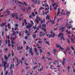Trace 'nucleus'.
<instances>
[{
    "label": "nucleus",
    "instance_id": "nucleus-16",
    "mask_svg": "<svg viewBox=\"0 0 75 75\" xmlns=\"http://www.w3.org/2000/svg\"><path fill=\"white\" fill-rule=\"evenodd\" d=\"M59 29V30H61L62 32H63V31H64V30H65V27H61Z\"/></svg>",
    "mask_w": 75,
    "mask_h": 75
},
{
    "label": "nucleus",
    "instance_id": "nucleus-38",
    "mask_svg": "<svg viewBox=\"0 0 75 75\" xmlns=\"http://www.w3.org/2000/svg\"><path fill=\"white\" fill-rule=\"evenodd\" d=\"M32 15L33 17H34V16H35V14H34V13L33 12L32 13Z\"/></svg>",
    "mask_w": 75,
    "mask_h": 75
},
{
    "label": "nucleus",
    "instance_id": "nucleus-37",
    "mask_svg": "<svg viewBox=\"0 0 75 75\" xmlns=\"http://www.w3.org/2000/svg\"><path fill=\"white\" fill-rule=\"evenodd\" d=\"M39 51H40V55H41V53H42V50H41V49H39Z\"/></svg>",
    "mask_w": 75,
    "mask_h": 75
},
{
    "label": "nucleus",
    "instance_id": "nucleus-55",
    "mask_svg": "<svg viewBox=\"0 0 75 75\" xmlns=\"http://www.w3.org/2000/svg\"><path fill=\"white\" fill-rule=\"evenodd\" d=\"M41 3V1H39L38 2V4H40Z\"/></svg>",
    "mask_w": 75,
    "mask_h": 75
},
{
    "label": "nucleus",
    "instance_id": "nucleus-9",
    "mask_svg": "<svg viewBox=\"0 0 75 75\" xmlns=\"http://www.w3.org/2000/svg\"><path fill=\"white\" fill-rule=\"evenodd\" d=\"M63 36H64V35L63 34V33H60L59 34L58 37H62L60 39V40H63L64 41L65 40V39H64V38Z\"/></svg>",
    "mask_w": 75,
    "mask_h": 75
},
{
    "label": "nucleus",
    "instance_id": "nucleus-40",
    "mask_svg": "<svg viewBox=\"0 0 75 75\" xmlns=\"http://www.w3.org/2000/svg\"><path fill=\"white\" fill-rule=\"evenodd\" d=\"M47 59L48 60H52V59L51 58H50L48 57H47Z\"/></svg>",
    "mask_w": 75,
    "mask_h": 75
},
{
    "label": "nucleus",
    "instance_id": "nucleus-12",
    "mask_svg": "<svg viewBox=\"0 0 75 75\" xmlns=\"http://www.w3.org/2000/svg\"><path fill=\"white\" fill-rule=\"evenodd\" d=\"M15 59H16L17 60V62H16L15 63L16 66H17V65H18V63H19V60L18 59V58H17V57H15Z\"/></svg>",
    "mask_w": 75,
    "mask_h": 75
},
{
    "label": "nucleus",
    "instance_id": "nucleus-26",
    "mask_svg": "<svg viewBox=\"0 0 75 75\" xmlns=\"http://www.w3.org/2000/svg\"><path fill=\"white\" fill-rule=\"evenodd\" d=\"M70 13L69 11L66 12L67 16H68L69 15V13Z\"/></svg>",
    "mask_w": 75,
    "mask_h": 75
},
{
    "label": "nucleus",
    "instance_id": "nucleus-48",
    "mask_svg": "<svg viewBox=\"0 0 75 75\" xmlns=\"http://www.w3.org/2000/svg\"><path fill=\"white\" fill-rule=\"evenodd\" d=\"M25 33L26 34H28V31L27 30H26Z\"/></svg>",
    "mask_w": 75,
    "mask_h": 75
},
{
    "label": "nucleus",
    "instance_id": "nucleus-5",
    "mask_svg": "<svg viewBox=\"0 0 75 75\" xmlns=\"http://www.w3.org/2000/svg\"><path fill=\"white\" fill-rule=\"evenodd\" d=\"M2 64H4V71H5L6 70V67L8 68V65L7 64V62L6 61L3 62H2Z\"/></svg>",
    "mask_w": 75,
    "mask_h": 75
},
{
    "label": "nucleus",
    "instance_id": "nucleus-3",
    "mask_svg": "<svg viewBox=\"0 0 75 75\" xmlns=\"http://www.w3.org/2000/svg\"><path fill=\"white\" fill-rule=\"evenodd\" d=\"M30 23H31V24L29 23H28V25H27L26 26L27 28H31L32 27L33 25L34 24V23H33V21H30Z\"/></svg>",
    "mask_w": 75,
    "mask_h": 75
},
{
    "label": "nucleus",
    "instance_id": "nucleus-42",
    "mask_svg": "<svg viewBox=\"0 0 75 75\" xmlns=\"http://www.w3.org/2000/svg\"><path fill=\"white\" fill-rule=\"evenodd\" d=\"M16 38H17V36H15V37L13 38V40H16Z\"/></svg>",
    "mask_w": 75,
    "mask_h": 75
},
{
    "label": "nucleus",
    "instance_id": "nucleus-60",
    "mask_svg": "<svg viewBox=\"0 0 75 75\" xmlns=\"http://www.w3.org/2000/svg\"><path fill=\"white\" fill-rule=\"evenodd\" d=\"M25 39H26V40H27V39H28V37H27V36H26L25 37Z\"/></svg>",
    "mask_w": 75,
    "mask_h": 75
},
{
    "label": "nucleus",
    "instance_id": "nucleus-52",
    "mask_svg": "<svg viewBox=\"0 0 75 75\" xmlns=\"http://www.w3.org/2000/svg\"><path fill=\"white\" fill-rule=\"evenodd\" d=\"M47 54H48V56H50V52H48L47 53Z\"/></svg>",
    "mask_w": 75,
    "mask_h": 75
},
{
    "label": "nucleus",
    "instance_id": "nucleus-50",
    "mask_svg": "<svg viewBox=\"0 0 75 75\" xmlns=\"http://www.w3.org/2000/svg\"><path fill=\"white\" fill-rule=\"evenodd\" d=\"M6 38H8V39H10L9 35L7 36Z\"/></svg>",
    "mask_w": 75,
    "mask_h": 75
},
{
    "label": "nucleus",
    "instance_id": "nucleus-27",
    "mask_svg": "<svg viewBox=\"0 0 75 75\" xmlns=\"http://www.w3.org/2000/svg\"><path fill=\"white\" fill-rule=\"evenodd\" d=\"M53 64H59L58 61L57 60V61H54V62H53Z\"/></svg>",
    "mask_w": 75,
    "mask_h": 75
},
{
    "label": "nucleus",
    "instance_id": "nucleus-7",
    "mask_svg": "<svg viewBox=\"0 0 75 75\" xmlns=\"http://www.w3.org/2000/svg\"><path fill=\"white\" fill-rule=\"evenodd\" d=\"M14 65L13 64H12L11 65L9 69H10L11 71H10V73L11 75H13V70H11L12 68H14Z\"/></svg>",
    "mask_w": 75,
    "mask_h": 75
},
{
    "label": "nucleus",
    "instance_id": "nucleus-22",
    "mask_svg": "<svg viewBox=\"0 0 75 75\" xmlns=\"http://www.w3.org/2000/svg\"><path fill=\"white\" fill-rule=\"evenodd\" d=\"M23 48V46H18V50H19L20 49L22 50V48Z\"/></svg>",
    "mask_w": 75,
    "mask_h": 75
},
{
    "label": "nucleus",
    "instance_id": "nucleus-47",
    "mask_svg": "<svg viewBox=\"0 0 75 75\" xmlns=\"http://www.w3.org/2000/svg\"><path fill=\"white\" fill-rule=\"evenodd\" d=\"M66 51H68L69 50V48L67 47L66 49Z\"/></svg>",
    "mask_w": 75,
    "mask_h": 75
},
{
    "label": "nucleus",
    "instance_id": "nucleus-57",
    "mask_svg": "<svg viewBox=\"0 0 75 75\" xmlns=\"http://www.w3.org/2000/svg\"><path fill=\"white\" fill-rule=\"evenodd\" d=\"M19 62L21 63V64H23V62L22 61H19Z\"/></svg>",
    "mask_w": 75,
    "mask_h": 75
},
{
    "label": "nucleus",
    "instance_id": "nucleus-13",
    "mask_svg": "<svg viewBox=\"0 0 75 75\" xmlns=\"http://www.w3.org/2000/svg\"><path fill=\"white\" fill-rule=\"evenodd\" d=\"M41 25H40L38 26L37 28H36V30H35V32H34V34H35V33H36L37 32V31H38V28H39V27L40 28H41Z\"/></svg>",
    "mask_w": 75,
    "mask_h": 75
},
{
    "label": "nucleus",
    "instance_id": "nucleus-32",
    "mask_svg": "<svg viewBox=\"0 0 75 75\" xmlns=\"http://www.w3.org/2000/svg\"><path fill=\"white\" fill-rule=\"evenodd\" d=\"M23 16V14H21L20 16V19H19V21H21V16Z\"/></svg>",
    "mask_w": 75,
    "mask_h": 75
},
{
    "label": "nucleus",
    "instance_id": "nucleus-54",
    "mask_svg": "<svg viewBox=\"0 0 75 75\" xmlns=\"http://www.w3.org/2000/svg\"><path fill=\"white\" fill-rule=\"evenodd\" d=\"M44 9V8L42 7H41L40 9V10H43Z\"/></svg>",
    "mask_w": 75,
    "mask_h": 75
},
{
    "label": "nucleus",
    "instance_id": "nucleus-31",
    "mask_svg": "<svg viewBox=\"0 0 75 75\" xmlns=\"http://www.w3.org/2000/svg\"><path fill=\"white\" fill-rule=\"evenodd\" d=\"M50 22L54 24V23H55V21L53 20H51Z\"/></svg>",
    "mask_w": 75,
    "mask_h": 75
},
{
    "label": "nucleus",
    "instance_id": "nucleus-18",
    "mask_svg": "<svg viewBox=\"0 0 75 75\" xmlns=\"http://www.w3.org/2000/svg\"><path fill=\"white\" fill-rule=\"evenodd\" d=\"M45 10H47L48 11V10H49V6L48 5H46L45 6Z\"/></svg>",
    "mask_w": 75,
    "mask_h": 75
},
{
    "label": "nucleus",
    "instance_id": "nucleus-11",
    "mask_svg": "<svg viewBox=\"0 0 75 75\" xmlns=\"http://www.w3.org/2000/svg\"><path fill=\"white\" fill-rule=\"evenodd\" d=\"M31 9V7H29L28 8H26V9L25 8L23 9V11H24V12H27V13L28 12V10H30Z\"/></svg>",
    "mask_w": 75,
    "mask_h": 75
},
{
    "label": "nucleus",
    "instance_id": "nucleus-17",
    "mask_svg": "<svg viewBox=\"0 0 75 75\" xmlns=\"http://www.w3.org/2000/svg\"><path fill=\"white\" fill-rule=\"evenodd\" d=\"M56 45L57 47H59L60 50H64V48L61 47L60 45H59L57 44Z\"/></svg>",
    "mask_w": 75,
    "mask_h": 75
},
{
    "label": "nucleus",
    "instance_id": "nucleus-53",
    "mask_svg": "<svg viewBox=\"0 0 75 75\" xmlns=\"http://www.w3.org/2000/svg\"><path fill=\"white\" fill-rule=\"evenodd\" d=\"M42 27H45V24H43L42 25Z\"/></svg>",
    "mask_w": 75,
    "mask_h": 75
},
{
    "label": "nucleus",
    "instance_id": "nucleus-45",
    "mask_svg": "<svg viewBox=\"0 0 75 75\" xmlns=\"http://www.w3.org/2000/svg\"><path fill=\"white\" fill-rule=\"evenodd\" d=\"M53 51L54 52H57V50H56L55 49H54L53 50Z\"/></svg>",
    "mask_w": 75,
    "mask_h": 75
},
{
    "label": "nucleus",
    "instance_id": "nucleus-19",
    "mask_svg": "<svg viewBox=\"0 0 75 75\" xmlns=\"http://www.w3.org/2000/svg\"><path fill=\"white\" fill-rule=\"evenodd\" d=\"M13 32L12 35H11V40H12V39H13V37L14 35V34L16 33V32H15L13 31Z\"/></svg>",
    "mask_w": 75,
    "mask_h": 75
},
{
    "label": "nucleus",
    "instance_id": "nucleus-29",
    "mask_svg": "<svg viewBox=\"0 0 75 75\" xmlns=\"http://www.w3.org/2000/svg\"><path fill=\"white\" fill-rule=\"evenodd\" d=\"M32 1L33 2H34L35 4H36V3H37V0H33Z\"/></svg>",
    "mask_w": 75,
    "mask_h": 75
},
{
    "label": "nucleus",
    "instance_id": "nucleus-51",
    "mask_svg": "<svg viewBox=\"0 0 75 75\" xmlns=\"http://www.w3.org/2000/svg\"><path fill=\"white\" fill-rule=\"evenodd\" d=\"M39 44H42V42L40 41H38Z\"/></svg>",
    "mask_w": 75,
    "mask_h": 75
},
{
    "label": "nucleus",
    "instance_id": "nucleus-6",
    "mask_svg": "<svg viewBox=\"0 0 75 75\" xmlns=\"http://www.w3.org/2000/svg\"><path fill=\"white\" fill-rule=\"evenodd\" d=\"M52 6L54 7V9L56 10L58 6V4L57 3H54L52 4Z\"/></svg>",
    "mask_w": 75,
    "mask_h": 75
},
{
    "label": "nucleus",
    "instance_id": "nucleus-21",
    "mask_svg": "<svg viewBox=\"0 0 75 75\" xmlns=\"http://www.w3.org/2000/svg\"><path fill=\"white\" fill-rule=\"evenodd\" d=\"M59 11H60V8H58V12H57V16H58V14L59 13H60L59 12Z\"/></svg>",
    "mask_w": 75,
    "mask_h": 75
},
{
    "label": "nucleus",
    "instance_id": "nucleus-64",
    "mask_svg": "<svg viewBox=\"0 0 75 75\" xmlns=\"http://www.w3.org/2000/svg\"><path fill=\"white\" fill-rule=\"evenodd\" d=\"M28 46H27L26 47V50H28Z\"/></svg>",
    "mask_w": 75,
    "mask_h": 75
},
{
    "label": "nucleus",
    "instance_id": "nucleus-43",
    "mask_svg": "<svg viewBox=\"0 0 75 75\" xmlns=\"http://www.w3.org/2000/svg\"><path fill=\"white\" fill-rule=\"evenodd\" d=\"M24 22L25 23V25H27V23L26 22V20L25 19L24 20Z\"/></svg>",
    "mask_w": 75,
    "mask_h": 75
},
{
    "label": "nucleus",
    "instance_id": "nucleus-28",
    "mask_svg": "<svg viewBox=\"0 0 75 75\" xmlns=\"http://www.w3.org/2000/svg\"><path fill=\"white\" fill-rule=\"evenodd\" d=\"M41 68H40V70L38 69V71H41L42 69H43V67H42L41 66Z\"/></svg>",
    "mask_w": 75,
    "mask_h": 75
},
{
    "label": "nucleus",
    "instance_id": "nucleus-23",
    "mask_svg": "<svg viewBox=\"0 0 75 75\" xmlns=\"http://www.w3.org/2000/svg\"><path fill=\"white\" fill-rule=\"evenodd\" d=\"M42 35H43V36H44V35H45V33H43L42 32H40V34L39 35V36L40 37H41L42 36Z\"/></svg>",
    "mask_w": 75,
    "mask_h": 75
},
{
    "label": "nucleus",
    "instance_id": "nucleus-10",
    "mask_svg": "<svg viewBox=\"0 0 75 75\" xmlns=\"http://www.w3.org/2000/svg\"><path fill=\"white\" fill-rule=\"evenodd\" d=\"M36 21L37 22V23H39L40 22V21H41L42 19L40 17H38V16H37L36 17Z\"/></svg>",
    "mask_w": 75,
    "mask_h": 75
},
{
    "label": "nucleus",
    "instance_id": "nucleus-25",
    "mask_svg": "<svg viewBox=\"0 0 75 75\" xmlns=\"http://www.w3.org/2000/svg\"><path fill=\"white\" fill-rule=\"evenodd\" d=\"M37 48H35V51L36 54L37 55H38V53L37 52Z\"/></svg>",
    "mask_w": 75,
    "mask_h": 75
},
{
    "label": "nucleus",
    "instance_id": "nucleus-62",
    "mask_svg": "<svg viewBox=\"0 0 75 75\" xmlns=\"http://www.w3.org/2000/svg\"><path fill=\"white\" fill-rule=\"evenodd\" d=\"M33 28L34 29V30H35V29H36V27H34V26H33Z\"/></svg>",
    "mask_w": 75,
    "mask_h": 75
},
{
    "label": "nucleus",
    "instance_id": "nucleus-8",
    "mask_svg": "<svg viewBox=\"0 0 75 75\" xmlns=\"http://www.w3.org/2000/svg\"><path fill=\"white\" fill-rule=\"evenodd\" d=\"M12 17L13 18H14V17L16 16V19H18V17L17 16V13H13L11 15Z\"/></svg>",
    "mask_w": 75,
    "mask_h": 75
},
{
    "label": "nucleus",
    "instance_id": "nucleus-41",
    "mask_svg": "<svg viewBox=\"0 0 75 75\" xmlns=\"http://www.w3.org/2000/svg\"><path fill=\"white\" fill-rule=\"evenodd\" d=\"M67 40L69 44H70V42L69 41V40L68 39H67Z\"/></svg>",
    "mask_w": 75,
    "mask_h": 75
},
{
    "label": "nucleus",
    "instance_id": "nucleus-14",
    "mask_svg": "<svg viewBox=\"0 0 75 75\" xmlns=\"http://www.w3.org/2000/svg\"><path fill=\"white\" fill-rule=\"evenodd\" d=\"M5 12L7 14H5V16H8V15H10V11H8V9H7Z\"/></svg>",
    "mask_w": 75,
    "mask_h": 75
},
{
    "label": "nucleus",
    "instance_id": "nucleus-61",
    "mask_svg": "<svg viewBox=\"0 0 75 75\" xmlns=\"http://www.w3.org/2000/svg\"><path fill=\"white\" fill-rule=\"evenodd\" d=\"M75 28H71V30H75Z\"/></svg>",
    "mask_w": 75,
    "mask_h": 75
},
{
    "label": "nucleus",
    "instance_id": "nucleus-34",
    "mask_svg": "<svg viewBox=\"0 0 75 75\" xmlns=\"http://www.w3.org/2000/svg\"><path fill=\"white\" fill-rule=\"evenodd\" d=\"M6 23H3L1 25V27H3V25H6Z\"/></svg>",
    "mask_w": 75,
    "mask_h": 75
},
{
    "label": "nucleus",
    "instance_id": "nucleus-33",
    "mask_svg": "<svg viewBox=\"0 0 75 75\" xmlns=\"http://www.w3.org/2000/svg\"><path fill=\"white\" fill-rule=\"evenodd\" d=\"M46 19H48V20H49V19H50V16L47 15L46 16Z\"/></svg>",
    "mask_w": 75,
    "mask_h": 75
},
{
    "label": "nucleus",
    "instance_id": "nucleus-56",
    "mask_svg": "<svg viewBox=\"0 0 75 75\" xmlns=\"http://www.w3.org/2000/svg\"><path fill=\"white\" fill-rule=\"evenodd\" d=\"M62 63L64 65V64H65V61H63L62 62Z\"/></svg>",
    "mask_w": 75,
    "mask_h": 75
},
{
    "label": "nucleus",
    "instance_id": "nucleus-44",
    "mask_svg": "<svg viewBox=\"0 0 75 75\" xmlns=\"http://www.w3.org/2000/svg\"><path fill=\"white\" fill-rule=\"evenodd\" d=\"M71 34V33L70 32V31H69V32H68L67 33V34Z\"/></svg>",
    "mask_w": 75,
    "mask_h": 75
},
{
    "label": "nucleus",
    "instance_id": "nucleus-20",
    "mask_svg": "<svg viewBox=\"0 0 75 75\" xmlns=\"http://www.w3.org/2000/svg\"><path fill=\"white\" fill-rule=\"evenodd\" d=\"M29 53L31 54V55L33 56V52H32V49L30 48L29 50Z\"/></svg>",
    "mask_w": 75,
    "mask_h": 75
},
{
    "label": "nucleus",
    "instance_id": "nucleus-46",
    "mask_svg": "<svg viewBox=\"0 0 75 75\" xmlns=\"http://www.w3.org/2000/svg\"><path fill=\"white\" fill-rule=\"evenodd\" d=\"M33 38H35V37H36V35H33Z\"/></svg>",
    "mask_w": 75,
    "mask_h": 75
},
{
    "label": "nucleus",
    "instance_id": "nucleus-63",
    "mask_svg": "<svg viewBox=\"0 0 75 75\" xmlns=\"http://www.w3.org/2000/svg\"><path fill=\"white\" fill-rule=\"evenodd\" d=\"M25 64L26 65H28V64L27 62H25Z\"/></svg>",
    "mask_w": 75,
    "mask_h": 75
},
{
    "label": "nucleus",
    "instance_id": "nucleus-58",
    "mask_svg": "<svg viewBox=\"0 0 75 75\" xmlns=\"http://www.w3.org/2000/svg\"><path fill=\"white\" fill-rule=\"evenodd\" d=\"M67 50H66L65 52H63L64 54H65L67 52Z\"/></svg>",
    "mask_w": 75,
    "mask_h": 75
},
{
    "label": "nucleus",
    "instance_id": "nucleus-4",
    "mask_svg": "<svg viewBox=\"0 0 75 75\" xmlns=\"http://www.w3.org/2000/svg\"><path fill=\"white\" fill-rule=\"evenodd\" d=\"M15 3L16 4H24V5H25V6H27V5L26 4V2H25L23 4L22 3L18 1H15Z\"/></svg>",
    "mask_w": 75,
    "mask_h": 75
},
{
    "label": "nucleus",
    "instance_id": "nucleus-36",
    "mask_svg": "<svg viewBox=\"0 0 75 75\" xmlns=\"http://www.w3.org/2000/svg\"><path fill=\"white\" fill-rule=\"evenodd\" d=\"M5 58L6 60V61H7V59H8V57H7L6 56H5Z\"/></svg>",
    "mask_w": 75,
    "mask_h": 75
},
{
    "label": "nucleus",
    "instance_id": "nucleus-59",
    "mask_svg": "<svg viewBox=\"0 0 75 75\" xmlns=\"http://www.w3.org/2000/svg\"><path fill=\"white\" fill-rule=\"evenodd\" d=\"M70 67L69 66V67H68V70H67V71H68V72H69V68H70Z\"/></svg>",
    "mask_w": 75,
    "mask_h": 75
},
{
    "label": "nucleus",
    "instance_id": "nucleus-2",
    "mask_svg": "<svg viewBox=\"0 0 75 75\" xmlns=\"http://www.w3.org/2000/svg\"><path fill=\"white\" fill-rule=\"evenodd\" d=\"M50 33H52L50 35H48L47 34V36L49 38H50L51 37H52V38H53V37H55V33H54V32H52V31H51L50 32Z\"/></svg>",
    "mask_w": 75,
    "mask_h": 75
},
{
    "label": "nucleus",
    "instance_id": "nucleus-1",
    "mask_svg": "<svg viewBox=\"0 0 75 75\" xmlns=\"http://www.w3.org/2000/svg\"><path fill=\"white\" fill-rule=\"evenodd\" d=\"M69 23L70 24H69V25H68V23H66V26L67 27L68 29H70V28H71L72 27V26L71 25H72V23H73V21H70Z\"/></svg>",
    "mask_w": 75,
    "mask_h": 75
},
{
    "label": "nucleus",
    "instance_id": "nucleus-39",
    "mask_svg": "<svg viewBox=\"0 0 75 75\" xmlns=\"http://www.w3.org/2000/svg\"><path fill=\"white\" fill-rule=\"evenodd\" d=\"M71 50H73V51H74V47H73V46H71Z\"/></svg>",
    "mask_w": 75,
    "mask_h": 75
},
{
    "label": "nucleus",
    "instance_id": "nucleus-35",
    "mask_svg": "<svg viewBox=\"0 0 75 75\" xmlns=\"http://www.w3.org/2000/svg\"><path fill=\"white\" fill-rule=\"evenodd\" d=\"M46 44H47V45H50V42H46Z\"/></svg>",
    "mask_w": 75,
    "mask_h": 75
},
{
    "label": "nucleus",
    "instance_id": "nucleus-15",
    "mask_svg": "<svg viewBox=\"0 0 75 75\" xmlns=\"http://www.w3.org/2000/svg\"><path fill=\"white\" fill-rule=\"evenodd\" d=\"M73 37H73V35H72V36L71 38V42H72V43H75V40L73 39Z\"/></svg>",
    "mask_w": 75,
    "mask_h": 75
},
{
    "label": "nucleus",
    "instance_id": "nucleus-49",
    "mask_svg": "<svg viewBox=\"0 0 75 75\" xmlns=\"http://www.w3.org/2000/svg\"><path fill=\"white\" fill-rule=\"evenodd\" d=\"M53 67V66H52V65H50V68L51 69H52V67Z\"/></svg>",
    "mask_w": 75,
    "mask_h": 75
},
{
    "label": "nucleus",
    "instance_id": "nucleus-30",
    "mask_svg": "<svg viewBox=\"0 0 75 75\" xmlns=\"http://www.w3.org/2000/svg\"><path fill=\"white\" fill-rule=\"evenodd\" d=\"M41 29L42 30H43L44 31H45V33H46V30H45V28H42Z\"/></svg>",
    "mask_w": 75,
    "mask_h": 75
},
{
    "label": "nucleus",
    "instance_id": "nucleus-24",
    "mask_svg": "<svg viewBox=\"0 0 75 75\" xmlns=\"http://www.w3.org/2000/svg\"><path fill=\"white\" fill-rule=\"evenodd\" d=\"M8 47H10V46H11V45H10V41L9 40H8Z\"/></svg>",
    "mask_w": 75,
    "mask_h": 75
}]
</instances>
